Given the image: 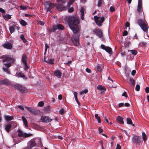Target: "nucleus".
<instances>
[{
  "label": "nucleus",
  "mask_w": 149,
  "mask_h": 149,
  "mask_svg": "<svg viewBox=\"0 0 149 149\" xmlns=\"http://www.w3.org/2000/svg\"><path fill=\"white\" fill-rule=\"evenodd\" d=\"M4 118L7 121H9L14 119L13 116H5Z\"/></svg>",
  "instance_id": "19"
},
{
  "label": "nucleus",
  "mask_w": 149,
  "mask_h": 149,
  "mask_svg": "<svg viewBox=\"0 0 149 149\" xmlns=\"http://www.w3.org/2000/svg\"><path fill=\"white\" fill-rule=\"evenodd\" d=\"M74 11V8L73 7H71L69 8L68 10V11L70 13H71L73 12Z\"/></svg>",
  "instance_id": "48"
},
{
  "label": "nucleus",
  "mask_w": 149,
  "mask_h": 149,
  "mask_svg": "<svg viewBox=\"0 0 149 149\" xmlns=\"http://www.w3.org/2000/svg\"><path fill=\"white\" fill-rule=\"evenodd\" d=\"M96 33L99 37H101L102 36V33L100 30L99 29L97 30Z\"/></svg>",
  "instance_id": "26"
},
{
  "label": "nucleus",
  "mask_w": 149,
  "mask_h": 149,
  "mask_svg": "<svg viewBox=\"0 0 149 149\" xmlns=\"http://www.w3.org/2000/svg\"><path fill=\"white\" fill-rule=\"evenodd\" d=\"M41 120L43 122L49 123L52 121V120L47 116L41 117Z\"/></svg>",
  "instance_id": "11"
},
{
  "label": "nucleus",
  "mask_w": 149,
  "mask_h": 149,
  "mask_svg": "<svg viewBox=\"0 0 149 149\" xmlns=\"http://www.w3.org/2000/svg\"><path fill=\"white\" fill-rule=\"evenodd\" d=\"M50 108L49 106H48L44 108V111L46 112H48Z\"/></svg>",
  "instance_id": "37"
},
{
  "label": "nucleus",
  "mask_w": 149,
  "mask_h": 149,
  "mask_svg": "<svg viewBox=\"0 0 149 149\" xmlns=\"http://www.w3.org/2000/svg\"><path fill=\"white\" fill-rule=\"evenodd\" d=\"M57 2L58 3L54 5V3H51L50 1H47L45 3V9L46 12L49 11L51 12L52 10L53 9L55 6L60 11L64 10L65 8L63 5L66 1L65 0H56Z\"/></svg>",
  "instance_id": "1"
},
{
  "label": "nucleus",
  "mask_w": 149,
  "mask_h": 149,
  "mask_svg": "<svg viewBox=\"0 0 149 149\" xmlns=\"http://www.w3.org/2000/svg\"><path fill=\"white\" fill-rule=\"evenodd\" d=\"M57 28L58 29L63 30L64 29V27L61 24H57L56 25L54 26L53 27V28L54 29H56V28Z\"/></svg>",
  "instance_id": "13"
},
{
  "label": "nucleus",
  "mask_w": 149,
  "mask_h": 149,
  "mask_svg": "<svg viewBox=\"0 0 149 149\" xmlns=\"http://www.w3.org/2000/svg\"><path fill=\"white\" fill-rule=\"evenodd\" d=\"M74 96L75 100H77V92H74Z\"/></svg>",
  "instance_id": "44"
},
{
  "label": "nucleus",
  "mask_w": 149,
  "mask_h": 149,
  "mask_svg": "<svg viewBox=\"0 0 149 149\" xmlns=\"http://www.w3.org/2000/svg\"><path fill=\"white\" fill-rule=\"evenodd\" d=\"M14 87L15 89L19 90L22 92H24L26 91L25 88L21 85L16 84L14 86Z\"/></svg>",
  "instance_id": "8"
},
{
  "label": "nucleus",
  "mask_w": 149,
  "mask_h": 149,
  "mask_svg": "<svg viewBox=\"0 0 149 149\" xmlns=\"http://www.w3.org/2000/svg\"><path fill=\"white\" fill-rule=\"evenodd\" d=\"M123 132L125 133L128 136V139H129L130 137V133L127 132L126 130H123Z\"/></svg>",
  "instance_id": "39"
},
{
  "label": "nucleus",
  "mask_w": 149,
  "mask_h": 149,
  "mask_svg": "<svg viewBox=\"0 0 149 149\" xmlns=\"http://www.w3.org/2000/svg\"><path fill=\"white\" fill-rule=\"evenodd\" d=\"M122 96L125 97L126 98L127 97L126 93L125 92H124L122 94Z\"/></svg>",
  "instance_id": "58"
},
{
  "label": "nucleus",
  "mask_w": 149,
  "mask_h": 149,
  "mask_svg": "<svg viewBox=\"0 0 149 149\" xmlns=\"http://www.w3.org/2000/svg\"><path fill=\"white\" fill-rule=\"evenodd\" d=\"M18 108H19L20 109L23 110L24 109V107L21 105L19 106Z\"/></svg>",
  "instance_id": "57"
},
{
  "label": "nucleus",
  "mask_w": 149,
  "mask_h": 149,
  "mask_svg": "<svg viewBox=\"0 0 149 149\" xmlns=\"http://www.w3.org/2000/svg\"><path fill=\"white\" fill-rule=\"evenodd\" d=\"M31 113L33 114H36L38 112L36 110L33 109L29 107H25Z\"/></svg>",
  "instance_id": "12"
},
{
  "label": "nucleus",
  "mask_w": 149,
  "mask_h": 149,
  "mask_svg": "<svg viewBox=\"0 0 149 149\" xmlns=\"http://www.w3.org/2000/svg\"><path fill=\"white\" fill-rule=\"evenodd\" d=\"M3 58L4 59L3 60V62H9L8 63H5L3 67V70L7 74L10 73V71L8 68L11 66V63L14 62V59L11 56L8 55H5L3 56Z\"/></svg>",
  "instance_id": "3"
},
{
  "label": "nucleus",
  "mask_w": 149,
  "mask_h": 149,
  "mask_svg": "<svg viewBox=\"0 0 149 149\" xmlns=\"http://www.w3.org/2000/svg\"><path fill=\"white\" fill-rule=\"evenodd\" d=\"M59 113L61 114H63L64 113V110L63 109H62L59 111Z\"/></svg>",
  "instance_id": "49"
},
{
  "label": "nucleus",
  "mask_w": 149,
  "mask_h": 149,
  "mask_svg": "<svg viewBox=\"0 0 149 149\" xmlns=\"http://www.w3.org/2000/svg\"><path fill=\"white\" fill-rule=\"evenodd\" d=\"M11 18V16L10 15H7L4 16V19L6 20H8Z\"/></svg>",
  "instance_id": "33"
},
{
  "label": "nucleus",
  "mask_w": 149,
  "mask_h": 149,
  "mask_svg": "<svg viewBox=\"0 0 149 149\" xmlns=\"http://www.w3.org/2000/svg\"><path fill=\"white\" fill-rule=\"evenodd\" d=\"M97 88L99 90L102 91V93L104 92V91L106 89L104 87L100 85H98L97 86Z\"/></svg>",
  "instance_id": "20"
},
{
  "label": "nucleus",
  "mask_w": 149,
  "mask_h": 149,
  "mask_svg": "<svg viewBox=\"0 0 149 149\" xmlns=\"http://www.w3.org/2000/svg\"><path fill=\"white\" fill-rule=\"evenodd\" d=\"M17 76L19 77H22L24 78L25 77V76L24 75L23 73L22 72H19L17 73Z\"/></svg>",
  "instance_id": "27"
},
{
  "label": "nucleus",
  "mask_w": 149,
  "mask_h": 149,
  "mask_svg": "<svg viewBox=\"0 0 149 149\" xmlns=\"http://www.w3.org/2000/svg\"><path fill=\"white\" fill-rule=\"evenodd\" d=\"M20 38L24 42H27L26 40L24 38V36L23 35H21L20 36Z\"/></svg>",
  "instance_id": "36"
},
{
  "label": "nucleus",
  "mask_w": 149,
  "mask_h": 149,
  "mask_svg": "<svg viewBox=\"0 0 149 149\" xmlns=\"http://www.w3.org/2000/svg\"><path fill=\"white\" fill-rule=\"evenodd\" d=\"M124 105L125 107H129L130 106V104L128 103H126Z\"/></svg>",
  "instance_id": "59"
},
{
  "label": "nucleus",
  "mask_w": 149,
  "mask_h": 149,
  "mask_svg": "<svg viewBox=\"0 0 149 149\" xmlns=\"http://www.w3.org/2000/svg\"><path fill=\"white\" fill-rule=\"evenodd\" d=\"M128 52H130L131 53H132V54L134 55H136L137 53V51L134 50H129Z\"/></svg>",
  "instance_id": "35"
},
{
  "label": "nucleus",
  "mask_w": 149,
  "mask_h": 149,
  "mask_svg": "<svg viewBox=\"0 0 149 149\" xmlns=\"http://www.w3.org/2000/svg\"><path fill=\"white\" fill-rule=\"evenodd\" d=\"M11 128V125L10 124H8L6 126L5 130L8 132H9L10 130V129Z\"/></svg>",
  "instance_id": "21"
},
{
  "label": "nucleus",
  "mask_w": 149,
  "mask_h": 149,
  "mask_svg": "<svg viewBox=\"0 0 149 149\" xmlns=\"http://www.w3.org/2000/svg\"><path fill=\"white\" fill-rule=\"evenodd\" d=\"M138 23L144 31L147 32L148 27L144 22L141 19H139L138 21Z\"/></svg>",
  "instance_id": "4"
},
{
  "label": "nucleus",
  "mask_w": 149,
  "mask_h": 149,
  "mask_svg": "<svg viewBox=\"0 0 149 149\" xmlns=\"http://www.w3.org/2000/svg\"><path fill=\"white\" fill-rule=\"evenodd\" d=\"M84 93L86 94L88 91L87 89H84V90L82 91Z\"/></svg>",
  "instance_id": "63"
},
{
  "label": "nucleus",
  "mask_w": 149,
  "mask_h": 149,
  "mask_svg": "<svg viewBox=\"0 0 149 149\" xmlns=\"http://www.w3.org/2000/svg\"><path fill=\"white\" fill-rule=\"evenodd\" d=\"M8 81L7 80H4L1 81H0V84H7L8 83Z\"/></svg>",
  "instance_id": "31"
},
{
  "label": "nucleus",
  "mask_w": 149,
  "mask_h": 149,
  "mask_svg": "<svg viewBox=\"0 0 149 149\" xmlns=\"http://www.w3.org/2000/svg\"><path fill=\"white\" fill-rule=\"evenodd\" d=\"M140 86L138 84L135 87L136 90L137 91H139L140 90Z\"/></svg>",
  "instance_id": "43"
},
{
  "label": "nucleus",
  "mask_w": 149,
  "mask_h": 149,
  "mask_svg": "<svg viewBox=\"0 0 149 149\" xmlns=\"http://www.w3.org/2000/svg\"><path fill=\"white\" fill-rule=\"evenodd\" d=\"M102 48L105 50V51L108 53L110 54H112V51L111 49L109 47L105 46L104 45H101Z\"/></svg>",
  "instance_id": "9"
},
{
  "label": "nucleus",
  "mask_w": 149,
  "mask_h": 149,
  "mask_svg": "<svg viewBox=\"0 0 149 149\" xmlns=\"http://www.w3.org/2000/svg\"><path fill=\"white\" fill-rule=\"evenodd\" d=\"M80 12L81 14V18L82 19H84V9L83 7H81L80 10Z\"/></svg>",
  "instance_id": "23"
},
{
  "label": "nucleus",
  "mask_w": 149,
  "mask_h": 149,
  "mask_svg": "<svg viewBox=\"0 0 149 149\" xmlns=\"http://www.w3.org/2000/svg\"><path fill=\"white\" fill-rule=\"evenodd\" d=\"M69 25L71 29L74 33H78L80 30L79 20L76 17H71L68 19Z\"/></svg>",
  "instance_id": "2"
},
{
  "label": "nucleus",
  "mask_w": 149,
  "mask_h": 149,
  "mask_svg": "<svg viewBox=\"0 0 149 149\" xmlns=\"http://www.w3.org/2000/svg\"><path fill=\"white\" fill-rule=\"evenodd\" d=\"M20 23L23 26H25L27 24V23L24 20L22 19L20 21Z\"/></svg>",
  "instance_id": "32"
},
{
  "label": "nucleus",
  "mask_w": 149,
  "mask_h": 149,
  "mask_svg": "<svg viewBox=\"0 0 149 149\" xmlns=\"http://www.w3.org/2000/svg\"><path fill=\"white\" fill-rule=\"evenodd\" d=\"M129 81L130 84L132 85H134L135 83V80L131 78H129Z\"/></svg>",
  "instance_id": "30"
},
{
  "label": "nucleus",
  "mask_w": 149,
  "mask_h": 149,
  "mask_svg": "<svg viewBox=\"0 0 149 149\" xmlns=\"http://www.w3.org/2000/svg\"><path fill=\"white\" fill-rule=\"evenodd\" d=\"M54 75L57 77L58 78H60L61 77L62 73L59 70H56L54 73Z\"/></svg>",
  "instance_id": "15"
},
{
  "label": "nucleus",
  "mask_w": 149,
  "mask_h": 149,
  "mask_svg": "<svg viewBox=\"0 0 149 149\" xmlns=\"http://www.w3.org/2000/svg\"><path fill=\"white\" fill-rule=\"evenodd\" d=\"M142 139L144 141V142H145L147 139L146 135V134L144 132H143L142 133Z\"/></svg>",
  "instance_id": "28"
},
{
  "label": "nucleus",
  "mask_w": 149,
  "mask_h": 149,
  "mask_svg": "<svg viewBox=\"0 0 149 149\" xmlns=\"http://www.w3.org/2000/svg\"><path fill=\"white\" fill-rule=\"evenodd\" d=\"M18 133V135L19 136L22 137L23 138H26L29 137H30L32 135V134H27L26 133H23L22 132L19 130Z\"/></svg>",
  "instance_id": "7"
},
{
  "label": "nucleus",
  "mask_w": 149,
  "mask_h": 149,
  "mask_svg": "<svg viewBox=\"0 0 149 149\" xmlns=\"http://www.w3.org/2000/svg\"><path fill=\"white\" fill-rule=\"evenodd\" d=\"M54 59L52 58L48 59L47 60L45 61L49 63L53 64V63Z\"/></svg>",
  "instance_id": "34"
},
{
  "label": "nucleus",
  "mask_w": 149,
  "mask_h": 149,
  "mask_svg": "<svg viewBox=\"0 0 149 149\" xmlns=\"http://www.w3.org/2000/svg\"><path fill=\"white\" fill-rule=\"evenodd\" d=\"M119 107H123L124 105V103H121L119 104Z\"/></svg>",
  "instance_id": "61"
},
{
  "label": "nucleus",
  "mask_w": 149,
  "mask_h": 149,
  "mask_svg": "<svg viewBox=\"0 0 149 149\" xmlns=\"http://www.w3.org/2000/svg\"><path fill=\"white\" fill-rule=\"evenodd\" d=\"M117 121L120 124H124V122L123 121V118L122 117L119 116L117 118Z\"/></svg>",
  "instance_id": "17"
},
{
  "label": "nucleus",
  "mask_w": 149,
  "mask_h": 149,
  "mask_svg": "<svg viewBox=\"0 0 149 149\" xmlns=\"http://www.w3.org/2000/svg\"><path fill=\"white\" fill-rule=\"evenodd\" d=\"M102 3V1H99L98 3L97 4V6L98 7H100L101 6Z\"/></svg>",
  "instance_id": "53"
},
{
  "label": "nucleus",
  "mask_w": 149,
  "mask_h": 149,
  "mask_svg": "<svg viewBox=\"0 0 149 149\" xmlns=\"http://www.w3.org/2000/svg\"><path fill=\"white\" fill-rule=\"evenodd\" d=\"M95 117L96 119L97 120L98 122L99 123H100L101 122V120L100 119V117L98 116V114L96 113L95 114Z\"/></svg>",
  "instance_id": "29"
},
{
  "label": "nucleus",
  "mask_w": 149,
  "mask_h": 149,
  "mask_svg": "<svg viewBox=\"0 0 149 149\" xmlns=\"http://www.w3.org/2000/svg\"><path fill=\"white\" fill-rule=\"evenodd\" d=\"M58 98L60 100H61L62 98V96L61 95H60L58 96Z\"/></svg>",
  "instance_id": "64"
},
{
  "label": "nucleus",
  "mask_w": 149,
  "mask_h": 149,
  "mask_svg": "<svg viewBox=\"0 0 149 149\" xmlns=\"http://www.w3.org/2000/svg\"><path fill=\"white\" fill-rule=\"evenodd\" d=\"M127 123L128 124L131 125L132 126H134V125L132 123V120L130 118H127Z\"/></svg>",
  "instance_id": "25"
},
{
  "label": "nucleus",
  "mask_w": 149,
  "mask_h": 149,
  "mask_svg": "<svg viewBox=\"0 0 149 149\" xmlns=\"http://www.w3.org/2000/svg\"><path fill=\"white\" fill-rule=\"evenodd\" d=\"M44 104L43 102L41 101L38 104V105L40 107H42L44 105Z\"/></svg>",
  "instance_id": "42"
},
{
  "label": "nucleus",
  "mask_w": 149,
  "mask_h": 149,
  "mask_svg": "<svg viewBox=\"0 0 149 149\" xmlns=\"http://www.w3.org/2000/svg\"><path fill=\"white\" fill-rule=\"evenodd\" d=\"M132 141L134 143H139L141 141V138L139 136L134 135L132 138Z\"/></svg>",
  "instance_id": "10"
},
{
  "label": "nucleus",
  "mask_w": 149,
  "mask_h": 149,
  "mask_svg": "<svg viewBox=\"0 0 149 149\" xmlns=\"http://www.w3.org/2000/svg\"><path fill=\"white\" fill-rule=\"evenodd\" d=\"M142 2L140 1V0H138V10L141 12L142 10V8L141 7L142 6Z\"/></svg>",
  "instance_id": "16"
},
{
  "label": "nucleus",
  "mask_w": 149,
  "mask_h": 149,
  "mask_svg": "<svg viewBox=\"0 0 149 149\" xmlns=\"http://www.w3.org/2000/svg\"><path fill=\"white\" fill-rule=\"evenodd\" d=\"M96 24L99 26H101L102 23L104 22V17H100L95 16L94 17Z\"/></svg>",
  "instance_id": "5"
},
{
  "label": "nucleus",
  "mask_w": 149,
  "mask_h": 149,
  "mask_svg": "<svg viewBox=\"0 0 149 149\" xmlns=\"http://www.w3.org/2000/svg\"><path fill=\"white\" fill-rule=\"evenodd\" d=\"M28 144L29 146H30V147L31 148L35 146L36 143L34 141H29Z\"/></svg>",
  "instance_id": "18"
},
{
  "label": "nucleus",
  "mask_w": 149,
  "mask_h": 149,
  "mask_svg": "<svg viewBox=\"0 0 149 149\" xmlns=\"http://www.w3.org/2000/svg\"><path fill=\"white\" fill-rule=\"evenodd\" d=\"M22 121H23L24 123V124L25 126L26 127H28V124H27L28 123H27V120L25 118L24 116L22 117Z\"/></svg>",
  "instance_id": "24"
},
{
  "label": "nucleus",
  "mask_w": 149,
  "mask_h": 149,
  "mask_svg": "<svg viewBox=\"0 0 149 149\" xmlns=\"http://www.w3.org/2000/svg\"><path fill=\"white\" fill-rule=\"evenodd\" d=\"M24 70H26V69H27L28 68V67L27 65V63H26V64H24Z\"/></svg>",
  "instance_id": "52"
},
{
  "label": "nucleus",
  "mask_w": 149,
  "mask_h": 149,
  "mask_svg": "<svg viewBox=\"0 0 149 149\" xmlns=\"http://www.w3.org/2000/svg\"><path fill=\"white\" fill-rule=\"evenodd\" d=\"M21 9L22 10H26L27 8V6H20Z\"/></svg>",
  "instance_id": "40"
},
{
  "label": "nucleus",
  "mask_w": 149,
  "mask_h": 149,
  "mask_svg": "<svg viewBox=\"0 0 149 149\" xmlns=\"http://www.w3.org/2000/svg\"><path fill=\"white\" fill-rule=\"evenodd\" d=\"M79 36H73L72 38V40L73 44L75 46H78L79 45Z\"/></svg>",
  "instance_id": "6"
},
{
  "label": "nucleus",
  "mask_w": 149,
  "mask_h": 149,
  "mask_svg": "<svg viewBox=\"0 0 149 149\" xmlns=\"http://www.w3.org/2000/svg\"><path fill=\"white\" fill-rule=\"evenodd\" d=\"M116 149H121V146L119 144L117 145Z\"/></svg>",
  "instance_id": "54"
},
{
  "label": "nucleus",
  "mask_w": 149,
  "mask_h": 149,
  "mask_svg": "<svg viewBox=\"0 0 149 149\" xmlns=\"http://www.w3.org/2000/svg\"><path fill=\"white\" fill-rule=\"evenodd\" d=\"M86 71L88 73H90L91 72V70L88 68H87L86 69Z\"/></svg>",
  "instance_id": "56"
},
{
  "label": "nucleus",
  "mask_w": 149,
  "mask_h": 149,
  "mask_svg": "<svg viewBox=\"0 0 149 149\" xmlns=\"http://www.w3.org/2000/svg\"><path fill=\"white\" fill-rule=\"evenodd\" d=\"M136 73V70H134L132 71L131 74L132 76H134L135 75Z\"/></svg>",
  "instance_id": "50"
},
{
  "label": "nucleus",
  "mask_w": 149,
  "mask_h": 149,
  "mask_svg": "<svg viewBox=\"0 0 149 149\" xmlns=\"http://www.w3.org/2000/svg\"><path fill=\"white\" fill-rule=\"evenodd\" d=\"M110 10L111 12H113L115 11V8L113 6H111L110 8Z\"/></svg>",
  "instance_id": "47"
},
{
  "label": "nucleus",
  "mask_w": 149,
  "mask_h": 149,
  "mask_svg": "<svg viewBox=\"0 0 149 149\" xmlns=\"http://www.w3.org/2000/svg\"><path fill=\"white\" fill-rule=\"evenodd\" d=\"M0 12L2 13H5V11L2 8H0Z\"/></svg>",
  "instance_id": "62"
},
{
  "label": "nucleus",
  "mask_w": 149,
  "mask_h": 149,
  "mask_svg": "<svg viewBox=\"0 0 149 149\" xmlns=\"http://www.w3.org/2000/svg\"><path fill=\"white\" fill-rule=\"evenodd\" d=\"M26 55L24 54H23L22 56L21 60L23 64H25L26 63Z\"/></svg>",
  "instance_id": "22"
},
{
  "label": "nucleus",
  "mask_w": 149,
  "mask_h": 149,
  "mask_svg": "<svg viewBox=\"0 0 149 149\" xmlns=\"http://www.w3.org/2000/svg\"><path fill=\"white\" fill-rule=\"evenodd\" d=\"M146 92V93H148L149 92V87H147L145 88Z\"/></svg>",
  "instance_id": "51"
},
{
  "label": "nucleus",
  "mask_w": 149,
  "mask_h": 149,
  "mask_svg": "<svg viewBox=\"0 0 149 149\" xmlns=\"http://www.w3.org/2000/svg\"><path fill=\"white\" fill-rule=\"evenodd\" d=\"M38 23L40 25L43 26L44 25V22H43L40 21L38 22Z\"/></svg>",
  "instance_id": "46"
},
{
  "label": "nucleus",
  "mask_w": 149,
  "mask_h": 149,
  "mask_svg": "<svg viewBox=\"0 0 149 149\" xmlns=\"http://www.w3.org/2000/svg\"><path fill=\"white\" fill-rule=\"evenodd\" d=\"M97 70L101 72L102 70V68L100 66H97Z\"/></svg>",
  "instance_id": "45"
},
{
  "label": "nucleus",
  "mask_w": 149,
  "mask_h": 149,
  "mask_svg": "<svg viewBox=\"0 0 149 149\" xmlns=\"http://www.w3.org/2000/svg\"><path fill=\"white\" fill-rule=\"evenodd\" d=\"M9 29L10 32L11 33H13L15 31V29L14 27L13 26L10 27Z\"/></svg>",
  "instance_id": "38"
},
{
  "label": "nucleus",
  "mask_w": 149,
  "mask_h": 149,
  "mask_svg": "<svg viewBox=\"0 0 149 149\" xmlns=\"http://www.w3.org/2000/svg\"><path fill=\"white\" fill-rule=\"evenodd\" d=\"M128 33L127 31H125L123 33V35L124 36H126L127 35Z\"/></svg>",
  "instance_id": "55"
},
{
  "label": "nucleus",
  "mask_w": 149,
  "mask_h": 149,
  "mask_svg": "<svg viewBox=\"0 0 149 149\" xmlns=\"http://www.w3.org/2000/svg\"><path fill=\"white\" fill-rule=\"evenodd\" d=\"M3 46L5 48L8 49H10L12 48V46L11 43L8 42L4 44Z\"/></svg>",
  "instance_id": "14"
},
{
  "label": "nucleus",
  "mask_w": 149,
  "mask_h": 149,
  "mask_svg": "<svg viewBox=\"0 0 149 149\" xmlns=\"http://www.w3.org/2000/svg\"><path fill=\"white\" fill-rule=\"evenodd\" d=\"M45 52L47 51V49L49 48V46L47 44H45Z\"/></svg>",
  "instance_id": "60"
},
{
  "label": "nucleus",
  "mask_w": 149,
  "mask_h": 149,
  "mask_svg": "<svg viewBox=\"0 0 149 149\" xmlns=\"http://www.w3.org/2000/svg\"><path fill=\"white\" fill-rule=\"evenodd\" d=\"M130 23L128 22H126L125 23V27H126V29H127V28L128 27V29H130Z\"/></svg>",
  "instance_id": "41"
}]
</instances>
